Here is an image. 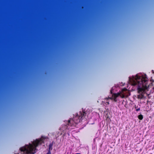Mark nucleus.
<instances>
[{"label":"nucleus","instance_id":"f257e3e1","mask_svg":"<svg viewBox=\"0 0 154 154\" xmlns=\"http://www.w3.org/2000/svg\"><path fill=\"white\" fill-rule=\"evenodd\" d=\"M148 82V78L146 75L140 76L137 75L134 80H133L132 85H138L137 90L139 94L137 96L138 99H142L144 98V94L146 93V90L148 86L147 85Z\"/></svg>","mask_w":154,"mask_h":154},{"label":"nucleus","instance_id":"f03ea898","mask_svg":"<svg viewBox=\"0 0 154 154\" xmlns=\"http://www.w3.org/2000/svg\"><path fill=\"white\" fill-rule=\"evenodd\" d=\"M43 140L42 138L36 139L33 142V145L29 144L25 146L20 147V150L22 154H34L36 152V148L39 145L43 142Z\"/></svg>","mask_w":154,"mask_h":154},{"label":"nucleus","instance_id":"7ed1b4c3","mask_svg":"<svg viewBox=\"0 0 154 154\" xmlns=\"http://www.w3.org/2000/svg\"><path fill=\"white\" fill-rule=\"evenodd\" d=\"M80 122V119L79 118V117L75 116L73 119H70L68 121V125L71 126H75V125L77 124Z\"/></svg>","mask_w":154,"mask_h":154},{"label":"nucleus","instance_id":"20e7f679","mask_svg":"<svg viewBox=\"0 0 154 154\" xmlns=\"http://www.w3.org/2000/svg\"><path fill=\"white\" fill-rule=\"evenodd\" d=\"M120 95V93H113L112 95V97H109L107 98H105V99L108 100L109 99L111 100H113L114 102H116L117 101V98Z\"/></svg>","mask_w":154,"mask_h":154},{"label":"nucleus","instance_id":"39448f33","mask_svg":"<svg viewBox=\"0 0 154 154\" xmlns=\"http://www.w3.org/2000/svg\"><path fill=\"white\" fill-rule=\"evenodd\" d=\"M86 113L85 112L83 111L82 112H80L79 114V115H77L76 116H78L79 118L80 119L81 121H82L81 119L84 117L85 116Z\"/></svg>","mask_w":154,"mask_h":154},{"label":"nucleus","instance_id":"423d86ee","mask_svg":"<svg viewBox=\"0 0 154 154\" xmlns=\"http://www.w3.org/2000/svg\"><path fill=\"white\" fill-rule=\"evenodd\" d=\"M53 145V143H50L48 146V150L51 151V150H52V146Z\"/></svg>","mask_w":154,"mask_h":154},{"label":"nucleus","instance_id":"0eeeda50","mask_svg":"<svg viewBox=\"0 0 154 154\" xmlns=\"http://www.w3.org/2000/svg\"><path fill=\"white\" fill-rule=\"evenodd\" d=\"M138 117L139 119L140 120H142L143 118V116L141 114L139 115L138 116Z\"/></svg>","mask_w":154,"mask_h":154},{"label":"nucleus","instance_id":"6e6552de","mask_svg":"<svg viewBox=\"0 0 154 154\" xmlns=\"http://www.w3.org/2000/svg\"><path fill=\"white\" fill-rule=\"evenodd\" d=\"M135 108L136 109V111H138L140 110V107H138V106H136V105L135 106Z\"/></svg>","mask_w":154,"mask_h":154},{"label":"nucleus","instance_id":"1a4fd4ad","mask_svg":"<svg viewBox=\"0 0 154 154\" xmlns=\"http://www.w3.org/2000/svg\"><path fill=\"white\" fill-rule=\"evenodd\" d=\"M51 154V151H50V150L48 151V152L46 154Z\"/></svg>","mask_w":154,"mask_h":154},{"label":"nucleus","instance_id":"9d476101","mask_svg":"<svg viewBox=\"0 0 154 154\" xmlns=\"http://www.w3.org/2000/svg\"><path fill=\"white\" fill-rule=\"evenodd\" d=\"M148 82H147V86H148V87H149V85H148ZM149 88V87H148L147 88ZM147 89H146V90L148 91V90H147Z\"/></svg>","mask_w":154,"mask_h":154},{"label":"nucleus","instance_id":"9b49d317","mask_svg":"<svg viewBox=\"0 0 154 154\" xmlns=\"http://www.w3.org/2000/svg\"><path fill=\"white\" fill-rule=\"evenodd\" d=\"M106 103H107V104L108 105V104H109V102H106Z\"/></svg>","mask_w":154,"mask_h":154},{"label":"nucleus","instance_id":"f8f14e48","mask_svg":"<svg viewBox=\"0 0 154 154\" xmlns=\"http://www.w3.org/2000/svg\"><path fill=\"white\" fill-rule=\"evenodd\" d=\"M124 95H123L122 97H121L122 98H124Z\"/></svg>","mask_w":154,"mask_h":154},{"label":"nucleus","instance_id":"ddd939ff","mask_svg":"<svg viewBox=\"0 0 154 154\" xmlns=\"http://www.w3.org/2000/svg\"><path fill=\"white\" fill-rule=\"evenodd\" d=\"M75 154H81L80 153H75Z\"/></svg>","mask_w":154,"mask_h":154},{"label":"nucleus","instance_id":"4468645a","mask_svg":"<svg viewBox=\"0 0 154 154\" xmlns=\"http://www.w3.org/2000/svg\"><path fill=\"white\" fill-rule=\"evenodd\" d=\"M111 93H112V91H111Z\"/></svg>","mask_w":154,"mask_h":154}]
</instances>
